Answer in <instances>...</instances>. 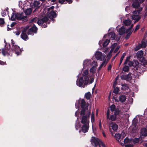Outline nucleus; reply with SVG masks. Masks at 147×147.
Returning <instances> with one entry per match:
<instances>
[{"label":"nucleus","mask_w":147,"mask_h":147,"mask_svg":"<svg viewBox=\"0 0 147 147\" xmlns=\"http://www.w3.org/2000/svg\"><path fill=\"white\" fill-rule=\"evenodd\" d=\"M83 68L82 70V76L78 78L76 81V85L78 86L84 88L85 86L92 83L94 79L92 76L88 77V69L92 65V62L90 59L85 60L83 63Z\"/></svg>","instance_id":"1"},{"label":"nucleus","mask_w":147,"mask_h":147,"mask_svg":"<svg viewBox=\"0 0 147 147\" xmlns=\"http://www.w3.org/2000/svg\"><path fill=\"white\" fill-rule=\"evenodd\" d=\"M91 111H88L82 115L80 114L81 118V122L83 124L82 130L84 133L88 132L89 128V120Z\"/></svg>","instance_id":"2"},{"label":"nucleus","mask_w":147,"mask_h":147,"mask_svg":"<svg viewBox=\"0 0 147 147\" xmlns=\"http://www.w3.org/2000/svg\"><path fill=\"white\" fill-rule=\"evenodd\" d=\"M37 30V28L35 26H34L29 28V26H27L23 29L21 35V38L24 40L28 39L27 34L33 35L34 33H36Z\"/></svg>","instance_id":"3"},{"label":"nucleus","mask_w":147,"mask_h":147,"mask_svg":"<svg viewBox=\"0 0 147 147\" xmlns=\"http://www.w3.org/2000/svg\"><path fill=\"white\" fill-rule=\"evenodd\" d=\"M91 144L93 146L95 147L98 146L99 147H105V146L104 143L98 138L94 137H92L90 141Z\"/></svg>","instance_id":"4"},{"label":"nucleus","mask_w":147,"mask_h":147,"mask_svg":"<svg viewBox=\"0 0 147 147\" xmlns=\"http://www.w3.org/2000/svg\"><path fill=\"white\" fill-rule=\"evenodd\" d=\"M81 106L82 108L81 110V115L84 114L88 111H91L90 109H88V104L86 103L84 99H82L81 101Z\"/></svg>","instance_id":"5"},{"label":"nucleus","mask_w":147,"mask_h":147,"mask_svg":"<svg viewBox=\"0 0 147 147\" xmlns=\"http://www.w3.org/2000/svg\"><path fill=\"white\" fill-rule=\"evenodd\" d=\"M48 19L47 17H45L42 19H39L37 22L39 25H42L43 28H45L47 26V23L49 24V22L48 21Z\"/></svg>","instance_id":"6"},{"label":"nucleus","mask_w":147,"mask_h":147,"mask_svg":"<svg viewBox=\"0 0 147 147\" xmlns=\"http://www.w3.org/2000/svg\"><path fill=\"white\" fill-rule=\"evenodd\" d=\"M94 56L97 60L100 61L104 60L106 56L104 54H102L101 52L96 51L94 54Z\"/></svg>","instance_id":"7"},{"label":"nucleus","mask_w":147,"mask_h":147,"mask_svg":"<svg viewBox=\"0 0 147 147\" xmlns=\"http://www.w3.org/2000/svg\"><path fill=\"white\" fill-rule=\"evenodd\" d=\"M11 43L12 44L13 46H12V49L14 51L16 54L17 55H19L20 54L21 51L19 47L16 45H14V42L13 40H11Z\"/></svg>","instance_id":"8"},{"label":"nucleus","mask_w":147,"mask_h":147,"mask_svg":"<svg viewBox=\"0 0 147 147\" xmlns=\"http://www.w3.org/2000/svg\"><path fill=\"white\" fill-rule=\"evenodd\" d=\"M130 56H129L127 57L124 63V65L127 64L128 62L129 63L128 64V65L130 66H136L138 64V61H135L133 62L129 61L130 59Z\"/></svg>","instance_id":"9"},{"label":"nucleus","mask_w":147,"mask_h":147,"mask_svg":"<svg viewBox=\"0 0 147 147\" xmlns=\"http://www.w3.org/2000/svg\"><path fill=\"white\" fill-rule=\"evenodd\" d=\"M140 11H134L133 12V15L131 16V18L133 20H135L136 21H138L140 18L139 16V13Z\"/></svg>","instance_id":"10"},{"label":"nucleus","mask_w":147,"mask_h":147,"mask_svg":"<svg viewBox=\"0 0 147 147\" xmlns=\"http://www.w3.org/2000/svg\"><path fill=\"white\" fill-rule=\"evenodd\" d=\"M92 65L93 66L90 69V72L92 74L95 73L96 68V66H97V63L96 61H93L92 62Z\"/></svg>","instance_id":"11"},{"label":"nucleus","mask_w":147,"mask_h":147,"mask_svg":"<svg viewBox=\"0 0 147 147\" xmlns=\"http://www.w3.org/2000/svg\"><path fill=\"white\" fill-rule=\"evenodd\" d=\"M140 138H141L140 137L139 138H135L133 140H131V146L129 147H133L135 145L138 144L140 141Z\"/></svg>","instance_id":"12"},{"label":"nucleus","mask_w":147,"mask_h":147,"mask_svg":"<svg viewBox=\"0 0 147 147\" xmlns=\"http://www.w3.org/2000/svg\"><path fill=\"white\" fill-rule=\"evenodd\" d=\"M119 26H118L116 28V29L119 31V33L120 35H122L125 32V28L123 26H122L119 29Z\"/></svg>","instance_id":"13"},{"label":"nucleus","mask_w":147,"mask_h":147,"mask_svg":"<svg viewBox=\"0 0 147 147\" xmlns=\"http://www.w3.org/2000/svg\"><path fill=\"white\" fill-rule=\"evenodd\" d=\"M146 45V42L145 40H143L141 44H140L138 46H137L136 48V50H139L141 47L145 48Z\"/></svg>","instance_id":"14"},{"label":"nucleus","mask_w":147,"mask_h":147,"mask_svg":"<svg viewBox=\"0 0 147 147\" xmlns=\"http://www.w3.org/2000/svg\"><path fill=\"white\" fill-rule=\"evenodd\" d=\"M110 130L111 131V129L114 131H116L118 128V125L114 123H112L110 125Z\"/></svg>","instance_id":"15"},{"label":"nucleus","mask_w":147,"mask_h":147,"mask_svg":"<svg viewBox=\"0 0 147 147\" xmlns=\"http://www.w3.org/2000/svg\"><path fill=\"white\" fill-rule=\"evenodd\" d=\"M140 138H142V136H147V129L144 128L141 130L140 132Z\"/></svg>","instance_id":"16"},{"label":"nucleus","mask_w":147,"mask_h":147,"mask_svg":"<svg viewBox=\"0 0 147 147\" xmlns=\"http://www.w3.org/2000/svg\"><path fill=\"white\" fill-rule=\"evenodd\" d=\"M47 16L49 18L52 19L53 18H55L57 16V14L53 11L52 10L50 13H47Z\"/></svg>","instance_id":"17"},{"label":"nucleus","mask_w":147,"mask_h":147,"mask_svg":"<svg viewBox=\"0 0 147 147\" xmlns=\"http://www.w3.org/2000/svg\"><path fill=\"white\" fill-rule=\"evenodd\" d=\"M121 78L123 80H129L131 79V76L130 74L123 75L121 76Z\"/></svg>","instance_id":"18"},{"label":"nucleus","mask_w":147,"mask_h":147,"mask_svg":"<svg viewBox=\"0 0 147 147\" xmlns=\"http://www.w3.org/2000/svg\"><path fill=\"white\" fill-rule=\"evenodd\" d=\"M117 45V44L116 43H114L111 46V50L107 56V57L110 58L111 56V53L113 51L115 48V47Z\"/></svg>","instance_id":"19"},{"label":"nucleus","mask_w":147,"mask_h":147,"mask_svg":"<svg viewBox=\"0 0 147 147\" xmlns=\"http://www.w3.org/2000/svg\"><path fill=\"white\" fill-rule=\"evenodd\" d=\"M2 53L4 56L7 55H9L10 53L9 49H2Z\"/></svg>","instance_id":"20"},{"label":"nucleus","mask_w":147,"mask_h":147,"mask_svg":"<svg viewBox=\"0 0 147 147\" xmlns=\"http://www.w3.org/2000/svg\"><path fill=\"white\" fill-rule=\"evenodd\" d=\"M133 24H132L131 26V28H129L128 29L127 32L128 33L127 35L126 36V38L127 39L128 37L130 36V35L132 33V32L133 30V29L131 28L133 27Z\"/></svg>","instance_id":"21"},{"label":"nucleus","mask_w":147,"mask_h":147,"mask_svg":"<svg viewBox=\"0 0 147 147\" xmlns=\"http://www.w3.org/2000/svg\"><path fill=\"white\" fill-rule=\"evenodd\" d=\"M131 140L129 139L127 137L125 138L124 140V144H127L129 146L127 147H129L131 146ZM125 147H127L126 146H125Z\"/></svg>","instance_id":"22"},{"label":"nucleus","mask_w":147,"mask_h":147,"mask_svg":"<svg viewBox=\"0 0 147 147\" xmlns=\"http://www.w3.org/2000/svg\"><path fill=\"white\" fill-rule=\"evenodd\" d=\"M108 36H109V37L111 40H114L115 38V34L113 32H109L108 33Z\"/></svg>","instance_id":"23"},{"label":"nucleus","mask_w":147,"mask_h":147,"mask_svg":"<svg viewBox=\"0 0 147 147\" xmlns=\"http://www.w3.org/2000/svg\"><path fill=\"white\" fill-rule=\"evenodd\" d=\"M18 15V14H16V13H13L11 16V20L12 21H13L17 19H20L21 18L17 17Z\"/></svg>","instance_id":"24"},{"label":"nucleus","mask_w":147,"mask_h":147,"mask_svg":"<svg viewBox=\"0 0 147 147\" xmlns=\"http://www.w3.org/2000/svg\"><path fill=\"white\" fill-rule=\"evenodd\" d=\"M140 5V3L137 0H136L135 2H134L132 4L133 7L135 8L139 7Z\"/></svg>","instance_id":"25"},{"label":"nucleus","mask_w":147,"mask_h":147,"mask_svg":"<svg viewBox=\"0 0 147 147\" xmlns=\"http://www.w3.org/2000/svg\"><path fill=\"white\" fill-rule=\"evenodd\" d=\"M143 54V51L142 50L140 51L137 52V56L138 58H140L142 57Z\"/></svg>","instance_id":"26"},{"label":"nucleus","mask_w":147,"mask_h":147,"mask_svg":"<svg viewBox=\"0 0 147 147\" xmlns=\"http://www.w3.org/2000/svg\"><path fill=\"white\" fill-rule=\"evenodd\" d=\"M119 99L120 101L121 102H123L125 101L126 98L125 96L124 95H121L119 96Z\"/></svg>","instance_id":"27"},{"label":"nucleus","mask_w":147,"mask_h":147,"mask_svg":"<svg viewBox=\"0 0 147 147\" xmlns=\"http://www.w3.org/2000/svg\"><path fill=\"white\" fill-rule=\"evenodd\" d=\"M39 4L40 3L39 1H34L33 3H32L31 4V6H33L34 7H37L38 6Z\"/></svg>","instance_id":"28"},{"label":"nucleus","mask_w":147,"mask_h":147,"mask_svg":"<svg viewBox=\"0 0 147 147\" xmlns=\"http://www.w3.org/2000/svg\"><path fill=\"white\" fill-rule=\"evenodd\" d=\"M124 24L125 26H128L131 24V21L129 20H125L123 21Z\"/></svg>","instance_id":"29"},{"label":"nucleus","mask_w":147,"mask_h":147,"mask_svg":"<svg viewBox=\"0 0 147 147\" xmlns=\"http://www.w3.org/2000/svg\"><path fill=\"white\" fill-rule=\"evenodd\" d=\"M107 62L105 60H104L102 63L101 64L98 68V70H100L103 67L105 66L107 64Z\"/></svg>","instance_id":"30"},{"label":"nucleus","mask_w":147,"mask_h":147,"mask_svg":"<svg viewBox=\"0 0 147 147\" xmlns=\"http://www.w3.org/2000/svg\"><path fill=\"white\" fill-rule=\"evenodd\" d=\"M16 14H18V15L17 17H18L21 18L20 19H17L18 20H21L23 19H24L25 16H24L23 14V13H17Z\"/></svg>","instance_id":"31"},{"label":"nucleus","mask_w":147,"mask_h":147,"mask_svg":"<svg viewBox=\"0 0 147 147\" xmlns=\"http://www.w3.org/2000/svg\"><path fill=\"white\" fill-rule=\"evenodd\" d=\"M32 9L31 8H29L27 9L25 11V13L27 15H29L31 14Z\"/></svg>","instance_id":"32"},{"label":"nucleus","mask_w":147,"mask_h":147,"mask_svg":"<svg viewBox=\"0 0 147 147\" xmlns=\"http://www.w3.org/2000/svg\"><path fill=\"white\" fill-rule=\"evenodd\" d=\"M90 117L91 119V121L92 123H93L95 121V118L94 116V113L93 112H92L91 115Z\"/></svg>","instance_id":"33"},{"label":"nucleus","mask_w":147,"mask_h":147,"mask_svg":"<svg viewBox=\"0 0 147 147\" xmlns=\"http://www.w3.org/2000/svg\"><path fill=\"white\" fill-rule=\"evenodd\" d=\"M115 138L117 140L119 141L121 138V135L119 134H116L115 135Z\"/></svg>","instance_id":"34"},{"label":"nucleus","mask_w":147,"mask_h":147,"mask_svg":"<svg viewBox=\"0 0 147 147\" xmlns=\"http://www.w3.org/2000/svg\"><path fill=\"white\" fill-rule=\"evenodd\" d=\"M125 55H126V53H124L122 54V55L120 58V63L119 64V66H120L121 65V63H122V62L125 57Z\"/></svg>","instance_id":"35"},{"label":"nucleus","mask_w":147,"mask_h":147,"mask_svg":"<svg viewBox=\"0 0 147 147\" xmlns=\"http://www.w3.org/2000/svg\"><path fill=\"white\" fill-rule=\"evenodd\" d=\"M110 42V40L109 39H107L103 44L102 45L104 47H106Z\"/></svg>","instance_id":"36"},{"label":"nucleus","mask_w":147,"mask_h":147,"mask_svg":"<svg viewBox=\"0 0 147 147\" xmlns=\"http://www.w3.org/2000/svg\"><path fill=\"white\" fill-rule=\"evenodd\" d=\"M129 67L128 66L125 65L123 67V70L125 72H127L129 71Z\"/></svg>","instance_id":"37"},{"label":"nucleus","mask_w":147,"mask_h":147,"mask_svg":"<svg viewBox=\"0 0 147 147\" xmlns=\"http://www.w3.org/2000/svg\"><path fill=\"white\" fill-rule=\"evenodd\" d=\"M116 116L115 115H113L111 116L110 118L109 117L108 119H111L112 121H114L116 119Z\"/></svg>","instance_id":"38"},{"label":"nucleus","mask_w":147,"mask_h":147,"mask_svg":"<svg viewBox=\"0 0 147 147\" xmlns=\"http://www.w3.org/2000/svg\"><path fill=\"white\" fill-rule=\"evenodd\" d=\"M85 96L86 98L88 100L89 99L90 96V92L86 93L85 94Z\"/></svg>","instance_id":"39"},{"label":"nucleus","mask_w":147,"mask_h":147,"mask_svg":"<svg viewBox=\"0 0 147 147\" xmlns=\"http://www.w3.org/2000/svg\"><path fill=\"white\" fill-rule=\"evenodd\" d=\"M111 110L112 111H114L115 109V106L114 105H112L110 107Z\"/></svg>","instance_id":"40"},{"label":"nucleus","mask_w":147,"mask_h":147,"mask_svg":"<svg viewBox=\"0 0 147 147\" xmlns=\"http://www.w3.org/2000/svg\"><path fill=\"white\" fill-rule=\"evenodd\" d=\"M119 91V89L118 88L116 87L113 90V92L115 94L118 93Z\"/></svg>","instance_id":"41"},{"label":"nucleus","mask_w":147,"mask_h":147,"mask_svg":"<svg viewBox=\"0 0 147 147\" xmlns=\"http://www.w3.org/2000/svg\"><path fill=\"white\" fill-rule=\"evenodd\" d=\"M6 15V10H2L1 13V15L2 16H4Z\"/></svg>","instance_id":"42"},{"label":"nucleus","mask_w":147,"mask_h":147,"mask_svg":"<svg viewBox=\"0 0 147 147\" xmlns=\"http://www.w3.org/2000/svg\"><path fill=\"white\" fill-rule=\"evenodd\" d=\"M4 19L3 18H0V25L3 24L4 23Z\"/></svg>","instance_id":"43"},{"label":"nucleus","mask_w":147,"mask_h":147,"mask_svg":"<svg viewBox=\"0 0 147 147\" xmlns=\"http://www.w3.org/2000/svg\"><path fill=\"white\" fill-rule=\"evenodd\" d=\"M143 65L145 67H147V61L144 60L143 61Z\"/></svg>","instance_id":"44"},{"label":"nucleus","mask_w":147,"mask_h":147,"mask_svg":"<svg viewBox=\"0 0 147 147\" xmlns=\"http://www.w3.org/2000/svg\"><path fill=\"white\" fill-rule=\"evenodd\" d=\"M80 102L79 101H77L75 104V106L76 108L78 109L79 106Z\"/></svg>","instance_id":"45"},{"label":"nucleus","mask_w":147,"mask_h":147,"mask_svg":"<svg viewBox=\"0 0 147 147\" xmlns=\"http://www.w3.org/2000/svg\"><path fill=\"white\" fill-rule=\"evenodd\" d=\"M108 48H105L103 50V51L105 53H106L108 52Z\"/></svg>","instance_id":"46"},{"label":"nucleus","mask_w":147,"mask_h":147,"mask_svg":"<svg viewBox=\"0 0 147 147\" xmlns=\"http://www.w3.org/2000/svg\"><path fill=\"white\" fill-rule=\"evenodd\" d=\"M126 136V134L124 132H122L121 133V136H122V138H124L125 136Z\"/></svg>","instance_id":"47"},{"label":"nucleus","mask_w":147,"mask_h":147,"mask_svg":"<svg viewBox=\"0 0 147 147\" xmlns=\"http://www.w3.org/2000/svg\"><path fill=\"white\" fill-rule=\"evenodd\" d=\"M99 127L100 130H102V125H101V120H100L99 123Z\"/></svg>","instance_id":"48"},{"label":"nucleus","mask_w":147,"mask_h":147,"mask_svg":"<svg viewBox=\"0 0 147 147\" xmlns=\"http://www.w3.org/2000/svg\"><path fill=\"white\" fill-rule=\"evenodd\" d=\"M120 48V47L118 46L115 49V50L114 51V53H116L118 50Z\"/></svg>","instance_id":"49"},{"label":"nucleus","mask_w":147,"mask_h":147,"mask_svg":"<svg viewBox=\"0 0 147 147\" xmlns=\"http://www.w3.org/2000/svg\"><path fill=\"white\" fill-rule=\"evenodd\" d=\"M140 27V25H137L136 27V28H135V30L134 32H135L137 30H138L139 29Z\"/></svg>","instance_id":"50"},{"label":"nucleus","mask_w":147,"mask_h":147,"mask_svg":"<svg viewBox=\"0 0 147 147\" xmlns=\"http://www.w3.org/2000/svg\"><path fill=\"white\" fill-rule=\"evenodd\" d=\"M14 33L16 35L18 36L20 35V31H17L14 32Z\"/></svg>","instance_id":"51"},{"label":"nucleus","mask_w":147,"mask_h":147,"mask_svg":"<svg viewBox=\"0 0 147 147\" xmlns=\"http://www.w3.org/2000/svg\"><path fill=\"white\" fill-rule=\"evenodd\" d=\"M54 7L53 6H52L48 9V11H49L51 10L52 11L54 9Z\"/></svg>","instance_id":"52"},{"label":"nucleus","mask_w":147,"mask_h":147,"mask_svg":"<svg viewBox=\"0 0 147 147\" xmlns=\"http://www.w3.org/2000/svg\"><path fill=\"white\" fill-rule=\"evenodd\" d=\"M59 2L61 3H63L65 2V0H59Z\"/></svg>","instance_id":"53"},{"label":"nucleus","mask_w":147,"mask_h":147,"mask_svg":"<svg viewBox=\"0 0 147 147\" xmlns=\"http://www.w3.org/2000/svg\"><path fill=\"white\" fill-rule=\"evenodd\" d=\"M80 127V126L78 125V124H77V123H76V125H75V127L76 129L77 130L78 129V128Z\"/></svg>","instance_id":"54"},{"label":"nucleus","mask_w":147,"mask_h":147,"mask_svg":"<svg viewBox=\"0 0 147 147\" xmlns=\"http://www.w3.org/2000/svg\"><path fill=\"white\" fill-rule=\"evenodd\" d=\"M109 111H108L107 113V119H108L109 117Z\"/></svg>","instance_id":"55"},{"label":"nucleus","mask_w":147,"mask_h":147,"mask_svg":"<svg viewBox=\"0 0 147 147\" xmlns=\"http://www.w3.org/2000/svg\"><path fill=\"white\" fill-rule=\"evenodd\" d=\"M69 3H71L72 2V0H65Z\"/></svg>","instance_id":"56"},{"label":"nucleus","mask_w":147,"mask_h":147,"mask_svg":"<svg viewBox=\"0 0 147 147\" xmlns=\"http://www.w3.org/2000/svg\"><path fill=\"white\" fill-rule=\"evenodd\" d=\"M111 65H109L108 67V70H109L111 69Z\"/></svg>","instance_id":"57"},{"label":"nucleus","mask_w":147,"mask_h":147,"mask_svg":"<svg viewBox=\"0 0 147 147\" xmlns=\"http://www.w3.org/2000/svg\"><path fill=\"white\" fill-rule=\"evenodd\" d=\"M15 24V23H13L11 24V28L13 27Z\"/></svg>","instance_id":"58"},{"label":"nucleus","mask_w":147,"mask_h":147,"mask_svg":"<svg viewBox=\"0 0 147 147\" xmlns=\"http://www.w3.org/2000/svg\"><path fill=\"white\" fill-rule=\"evenodd\" d=\"M102 41H100L99 42L98 44L100 45V46H101V44L102 43Z\"/></svg>","instance_id":"59"},{"label":"nucleus","mask_w":147,"mask_h":147,"mask_svg":"<svg viewBox=\"0 0 147 147\" xmlns=\"http://www.w3.org/2000/svg\"><path fill=\"white\" fill-rule=\"evenodd\" d=\"M137 1H138V2H139L140 3H141V2H144V0H136Z\"/></svg>","instance_id":"60"},{"label":"nucleus","mask_w":147,"mask_h":147,"mask_svg":"<svg viewBox=\"0 0 147 147\" xmlns=\"http://www.w3.org/2000/svg\"><path fill=\"white\" fill-rule=\"evenodd\" d=\"M78 114H79V113H78V111H77L75 113V116H78Z\"/></svg>","instance_id":"61"},{"label":"nucleus","mask_w":147,"mask_h":147,"mask_svg":"<svg viewBox=\"0 0 147 147\" xmlns=\"http://www.w3.org/2000/svg\"><path fill=\"white\" fill-rule=\"evenodd\" d=\"M102 134H103V136L104 137H106V135H105V134L103 132H102Z\"/></svg>","instance_id":"62"},{"label":"nucleus","mask_w":147,"mask_h":147,"mask_svg":"<svg viewBox=\"0 0 147 147\" xmlns=\"http://www.w3.org/2000/svg\"><path fill=\"white\" fill-rule=\"evenodd\" d=\"M11 30V29L9 28L8 26L7 27V30Z\"/></svg>","instance_id":"63"},{"label":"nucleus","mask_w":147,"mask_h":147,"mask_svg":"<svg viewBox=\"0 0 147 147\" xmlns=\"http://www.w3.org/2000/svg\"><path fill=\"white\" fill-rule=\"evenodd\" d=\"M145 146L146 147H147V143H145Z\"/></svg>","instance_id":"64"}]
</instances>
